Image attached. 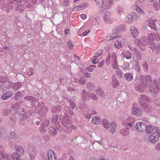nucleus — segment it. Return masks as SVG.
I'll return each mask as SVG.
<instances>
[{
  "label": "nucleus",
  "mask_w": 160,
  "mask_h": 160,
  "mask_svg": "<svg viewBox=\"0 0 160 160\" xmlns=\"http://www.w3.org/2000/svg\"><path fill=\"white\" fill-rule=\"evenodd\" d=\"M141 82L140 85L135 86V89L137 91L142 92L146 89L148 83H151L152 81L151 78L149 76H147L144 77L141 76L140 79Z\"/></svg>",
  "instance_id": "obj_1"
},
{
  "label": "nucleus",
  "mask_w": 160,
  "mask_h": 160,
  "mask_svg": "<svg viewBox=\"0 0 160 160\" xmlns=\"http://www.w3.org/2000/svg\"><path fill=\"white\" fill-rule=\"evenodd\" d=\"M8 81V79L6 77H0V89L3 92L9 89L12 86V82Z\"/></svg>",
  "instance_id": "obj_2"
},
{
  "label": "nucleus",
  "mask_w": 160,
  "mask_h": 160,
  "mask_svg": "<svg viewBox=\"0 0 160 160\" xmlns=\"http://www.w3.org/2000/svg\"><path fill=\"white\" fill-rule=\"evenodd\" d=\"M16 152L12 154L13 160H21L20 157L22 156L24 153L23 148L20 146L16 145L14 147Z\"/></svg>",
  "instance_id": "obj_3"
},
{
  "label": "nucleus",
  "mask_w": 160,
  "mask_h": 160,
  "mask_svg": "<svg viewBox=\"0 0 160 160\" xmlns=\"http://www.w3.org/2000/svg\"><path fill=\"white\" fill-rule=\"evenodd\" d=\"M138 103L141 105V107L143 108H151L150 106L148 105L146 102H149L150 100L146 96L142 95L141 97L138 100Z\"/></svg>",
  "instance_id": "obj_4"
},
{
  "label": "nucleus",
  "mask_w": 160,
  "mask_h": 160,
  "mask_svg": "<svg viewBox=\"0 0 160 160\" xmlns=\"http://www.w3.org/2000/svg\"><path fill=\"white\" fill-rule=\"evenodd\" d=\"M160 133L158 132H154L149 136V140L150 142L152 143H154L158 141L160 138Z\"/></svg>",
  "instance_id": "obj_5"
},
{
  "label": "nucleus",
  "mask_w": 160,
  "mask_h": 160,
  "mask_svg": "<svg viewBox=\"0 0 160 160\" xmlns=\"http://www.w3.org/2000/svg\"><path fill=\"white\" fill-rule=\"evenodd\" d=\"M138 18L136 14L132 13L127 16L125 18V21L128 23H131L136 20Z\"/></svg>",
  "instance_id": "obj_6"
},
{
  "label": "nucleus",
  "mask_w": 160,
  "mask_h": 160,
  "mask_svg": "<svg viewBox=\"0 0 160 160\" xmlns=\"http://www.w3.org/2000/svg\"><path fill=\"white\" fill-rule=\"evenodd\" d=\"M137 130L139 132H142L145 129L146 124L143 122H140L136 123L135 126Z\"/></svg>",
  "instance_id": "obj_7"
},
{
  "label": "nucleus",
  "mask_w": 160,
  "mask_h": 160,
  "mask_svg": "<svg viewBox=\"0 0 160 160\" xmlns=\"http://www.w3.org/2000/svg\"><path fill=\"white\" fill-rule=\"evenodd\" d=\"M125 29V27L122 25L118 26L112 29V32L113 34L115 35L117 33L119 32H123Z\"/></svg>",
  "instance_id": "obj_8"
},
{
  "label": "nucleus",
  "mask_w": 160,
  "mask_h": 160,
  "mask_svg": "<svg viewBox=\"0 0 160 160\" xmlns=\"http://www.w3.org/2000/svg\"><path fill=\"white\" fill-rule=\"evenodd\" d=\"M133 118L132 117H129L127 120H125L123 122V125L126 128L129 129L132 127V126H133V124H132L131 122Z\"/></svg>",
  "instance_id": "obj_9"
},
{
  "label": "nucleus",
  "mask_w": 160,
  "mask_h": 160,
  "mask_svg": "<svg viewBox=\"0 0 160 160\" xmlns=\"http://www.w3.org/2000/svg\"><path fill=\"white\" fill-rule=\"evenodd\" d=\"M103 19L104 21L107 22H110L113 20L111 13L109 12H106L104 13Z\"/></svg>",
  "instance_id": "obj_10"
},
{
  "label": "nucleus",
  "mask_w": 160,
  "mask_h": 160,
  "mask_svg": "<svg viewBox=\"0 0 160 160\" xmlns=\"http://www.w3.org/2000/svg\"><path fill=\"white\" fill-rule=\"evenodd\" d=\"M48 160H57V158L54 152L49 150L48 152Z\"/></svg>",
  "instance_id": "obj_11"
},
{
  "label": "nucleus",
  "mask_w": 160,
  "mask_h": 160,
  "mask_svg": "<svg viewBox=\"0 0 160 160\" xmlns=\"http://www.w3.org/2000/svg\"><path fill=\"white\" fill-rule=\"evenodd\" d=\"M132 113L137 116H139L142 114V112L140 109L133 107L132 109Z\"/></svg>",
  "instance_id": "obj_12"
},
{
  "label": "nucleus",
  "mask_w": 160,
  "mask_h": 160,
  "mask_svg": "<svg viewBox=\"0 0 160 160\" xmlns=\"http://www.w3.org/2000/svg\"><path fill=\"white\" fill-rule=\"evenodd\" d=\"M28 151L30 153V156L31 158H33L35 157L36 153L35 149L32 147L29 146Z\"/></svg>",
  "instance_id": "obj_13"
},
{
  "label": "nucleus",
  "mask_w": 160,
  "mask_h": 160,
  "mask_svg": "<svg viewBox=\"0 0 160 160\" xmlns=\"http://www.w3.org/2000/svg\"><path fill=\"white\" fill-rule=\"evenodd\" d=\"M149 90L151 94L153 96H156L158 94V92L156 89L152 86H149Z\"/></svg>",
  "instance_id": "obj_14"
},
{
  "label": "nucleus",
  "mask_w": 160,
  "mask_h": 160,
  "mask_svg": "<svg viewBox=\"0 0 160 160\" xmlns=\"http://www.w3.org/2000/svg\"><path fill=\"white\" fill-rule=\"evenodd\" d=\"M146 128L145 129V132L148 134L151 133L154 130V128L151 125H146Z\"/></svg>",
  "instance_id": "obj_15"
},
{
  "label": "nucleus",
  "mask_w": 160,
  "mask_h": 160,
  "mask_svg": "<svg viewBox=\"0 0 160 160\" xmlns=\"http://www.w3.org/2000/svg\"><path fill=\"white\" fill-rule=\"evenodd\" d=\"M12 95V93L11 91H8L4 93L2 96V98L3 100H7Z\"/></svg>",
  "instance_id": "obj_16"
},
{
  "label": "nucleus",
  "mask_w": 160,
  "mask_h": 160,
  "mask_svg": "<svg viewBox=\"0 0 160 160\" xmlns=\"http://www.w3.org/2000/svg\"><path fill=\"white\" fill-rule=\"evenodd\" d=\"M132 8L133 10H135L137 12L140 14H145L143 11L137 5H133L132 6Z\"/></svg>",
  "instance_id": "obj_17"
},
{
  "label": "nucleus",
  "mask_w": 160,
  "mask_h": 160,
  "mask_svg": "<svg viewBox=\"0 0 160 160\" xmlns=\"http://www.w3.org/2000/svg\"><path fill=\"white\" fill-rule=\"evenodd\" d=\"M88 6V4L87 3H86L84 4L76 7L74 8V9L75 11L84 9L87 8Z\"/></svg>",
  "instance_id": "obj_18"
},
{
  "label": "nucleus",
  "mask_w": 160,
  "mask_h": 160,
  "mask_svg": "<svg viewBox=\"0 0 160 160\" xmlns=\"http://www.w3.org/2000/svg\"><path fill=\"white\" fill-rule=\"evenodd\" d=\"M130 31L132 33V35L134 37H136L138 33V31L137 29L133 26H132L130 27Z\"/></svg>",
  "instance_id": "obj_19"
},
{
  "label": "nucleus",
  "mask_w": 160,
  "mask_h": 160,
  "mask_svg": "<svg viewBox=\"0 0 160 160\" xmlns=\"http://www.w3.org/2000/svg\"><path fill=\"white\" fill-rule=\"evenodd\" d=\"M116 127V124L115 122H111L110 124V130L111 133H114L115 132Z\"/></svg>",
  "instance_id": "obj_20"
},
{
  "label": "nucleus",
  "mask_w": 160,
  "mask_h": 160,
  "mask_svg": "<svg viewBox=\"0 0 160 160\" xmlns=\"http://www.w3.org/2000/svg\"><path fill=\"white\" fill-rule=\"evenodd\" d=\"M0 158L1 160H9L7 154L2 151H0Z\"/></svg>",
  "instance_id": "obj_21"
},
{
  "label": "nucleus",
  "mask_w": 160,
  "mask_h": 160,
  "mask_svg": "<svg viewBox=\"0 0 160 160\" xmlns=\"http://www.w3.org/2000/svg\"><path fill=\"white\" fill-rule=\"evenodd\" d=\"M122 55L127 59H129L131 58V53L129 51H124L122 52Z\"/></svg>",
  "instance_id": "obj_22"
},
{
  "label": "nucleus",
  "mask_w": 160,
  "mask_h": 160,
  "mask_svg": "<svg viewBox=\"0 0 160 160\" xmlns=\"http://www.w3.org/2000/svg\"><path fill=\"white\" fill-rule=\"evenodd\" d=\"M101 121V119L98 117H95L92 118V122L93 123L96 125H98L99 124Z\"/></svg>",
  "instance_id": "obj_23"
},
{
  "label": "nucleus",
  "mask_w": 160,
  "mask_h": 160,
  "mask_svg": "<svg viewBox=\"0 0 160 160\" xmlns=\"http://www.w3.org/2000/svg\"><path fill=\"white\" fill-rule=\"evenodd\" d=\"M125 79L128 81H132L133 79L132 75L128 73H126L124 75Z\"/></svg>",
  "instance_id": "obj_24"
},
{
  "label": "nucleus",
  "mask_w": 160,
  "mask_h": 160,
  "mask_svg": "<svg viewBox=\"0 0 160 160\" xmlns=\"http://www.w3.org/2000/svg\"><path fill=\"white\" fill-rule=\"evenodd\" d=\"M104 128L108 129L109 128V123L106 119H103L102 122Z\"/></svg>",
  "instance_id": "obj_25"
},
{
  "label": "nucleus",
  "mask_w": 160,
  "mask_h": 160,
  "mask_svg": "<svg viewBox=\"0 0 160 160\" xmlns=\"http://www.w3.org/2000/svg\"><path fill=\"white\" fill-rule=\"evenodd\" d=\"M97 5L99 8L104 6L103 0H95Z\"/></svg>",
  "instance_id": "obj_26"
},
{
  "label": "nucleus",
  "mask_w": 160,
  "mask_h": 160,
  "mask_svg": "<svg viewBox=\"0 0 160 160\" xmlns=\"http://www.w3.org/2000/svg\"><path fill=\"white\" fill-rule=\"evenodd\" d=\"M22 86V84L21 82H18L15 83L13 87V89L15 91L17 90L20 88Z\"/></svg>",
  "instance_id": "obj_27"
},
{
  "label": "nucleus",
  "mask_w": 160,
  "mask_h": 160,
  "mask_svg": "<svg viewBox=\"0 0 160 160\" xmlns=\"http://www.w3.org/2000/svg\"><path fill=\"white\" fill-rule=\"evenodd\" d=\"M113 59L114 62L112 64V67L113 69H116L118 68V63L117 61L116 57L115 56L114 57Z\"/></svg>",
  "instance_id": "obj_28"
},
{
  "label": "nucleus",
  "mask_w": 160,
  "mask_h": 160,
  "mask_svg": "<svg viewBox=\"0 0 160 160\" xmlns=\"http://www.w3.org/2000/svg\"><path fill=\"white\" fill-rule=\"evenodd\" d=\"M120 133L122 135L126 136L128 134V131L125 129H123L120 130Z\"/></svg>",
  "instance_id": "obj_29"
},
{
  "label": "nucleus",
  "mask_w": 160,
  "mask_h": 160,
  "mask_svg": "<svg viewBox=\"0 0 160 160\" xmlns=\"http://www.w3.org/2000/svg\"><path fill=\"white\" fill-rule=\"evenodd\" d=\"M118 37V35H117V34L114 35L113 33L112 36L111 35V36H107L106 37V40H111L115 38H117Z\"/></svg>",
  "instance_id": "obj_30"
},
{
  "label": "nucleus",
  "mask_w": 160,
  "mask_h": 160,
  "mask_svg": "<svg viewBox=\"0 0 160 160\" xmlns=\"http://www.w3.org/2000/svg\"><path fill=\"white\" fill-rule=\"evenodd\" d=\"M119 83L115 79H114L112 82V85L114 88L116 87L118 85Z\"/></svg>",
  "instance_id": "obj_31"
},
{
  "label": "nucleus",
  "mask_w": 160,
  "mask_h": 160,
  "mask_svg": "<svg viewBox=\"0 0 160 160\" xmlns=\"http://www.w3.org/2000/svg\"><path fill=\"white\" fill-rule=\"evenodd\" d=\"M103 52L102 49H100L97 51V52L94 53L93 57H98L101 55Z\"/></svg>",
  "instance_id": "obj_32"
},
{
  "label": "nucleus",
  "mask_w": 160,
  "mask_h": 160,
  "mask_svg": "<svg viewBox=\"0 0 160 160\" xmlns=\"http://www.w3.org/2000/svg\"><path fill=\"white\" fill-rule=\"evenodd\" d=\"M96 67V66L94 65H90L89 67L87 68L86 69L88 71L90 72H92L94 69Z\"/></svg>",
  "instance_id": "obj_33"
},
{
  "label": "nucleus",
  "mask_w": 160,
  "mask_h": 160,
  "mask_svg": "<svg viewBox=\"0 0 160 160\" xmlns=\"http://www.w3.org/2000/svg\"><path fill=\"white\" fill-rule=\"evenodd\" d=\"M114 47L117 48L119 49L121 48L122 45V44L119 42H116L114 44Z\"/></svg>",
  "instance_id": "obj_34"
},
{
  "label": "nucleus",
  "mask_w": 160,
  "mask_h": 160,
  "mask_svg": "<svg viewBox=\"0 0 160 160\" xmlns=\"http://www.w3.org/2000/svg\"><path fill=\"white\" fill-rule=\"evenodd\" d=\"M154 8L156 10L160 9V3L158 4L157 3H154Z\"/></svg>",
  "instance_id": "obj_35"
},
{
  "label": "nucleus",
  "mask_w": 160,
  "mask_h": 160,
  "mask_svg": "<svg viewBox=\"0 0 160 160\" xmlns=\"http://www.w3.org/2000/svg\"><path fill=\"white\" fill-rule=\"evenodd\" d=\"M154 34L152 33H150L148 36L149 39L151 41H153L154 40Z\"/></svg>",
  "instance_id": "obj_36"
},
{
  "label": "nucleus",
  "mask_w": 160,
  "mask_h": 160,
  "mask_svg": "<svg viewBox=\"0 0 160 160\" xmlns=\"http://www.w3.org/2000/svg\"><path fill=\"white\" fill-rule=\"evenodd\" d=\"M142 66L144 70L146 71H147L148 70V64L146 62H145L142 64Z\"/></svg>",
  "instance_id": "obj_37"
},
{
  "label": "nucleus",
  "mask_w": 160,
  "mask_h": 160,
  "mask_svg": "<svg viewBox=\"0 0 160 160\" xmlns=\"http://www.w3.org/2000/svg\"><path fill=\"white\" fill-rule=\"evenodd\" d=\"M129 67V64L128 63H126L123 64V68L125 70L128 69Z\"/></svg>",
  "instance_id": "obj_38"
},
{
  "label": "nucleus",
  "mask_w": 160,
  "mask_h": 160,
  "mask_svg": "<svg viewBox=\"0 0 160 160\" xmlns=\"http://www.w3.org/2000/svg\"><path fill=\"white\" fill-rule=\"evenodd\" d=\"M68 45L70 49H72L73 47V44L71 41H69L68 42Z\"/></svg>",
  "instance_id": "obj_39"
},
{
  "label": "nucleus",
  "mask_w": 160,
  "mask_h": 160,
  "mask_svg": "<svg viewBox=\"0 0 160 160\" xmlns=\"http://www.w3.org/2000/svg\"><path fill=\"white\" fill-rule=\"evenodd\" d=\"M103 90L101 89H97L96 91V93L97 94L102 95L103 93Z\"/></svg>",
  "instance_id": "obj_40"
},
{
  "label": "nucleus",
  "mask_w": 160,
  "mask_h": 160,
  "mask_svg": "<svg viewBox=\"0 0 160 160\" xmlns=\"http://www.w3.org/2000/svg\"><path fill=\"white\" fill-rule=\"evenodd\" d=\"M89 97H91V98L93 100H96L97 99V97L96 95L93 93H91L90 95H89Z\"/></svg>",
  "instance_id": "obj_41"
},
{
  "label": "nucleus",
  "mask_w": 160,
  "mask_h": 160,
  "mask_svg": "<svg viewBox=\"0 0 160 160\" xmlns=\"http://www.w3.org/2000/svg\"><path fill=\"white\" fill-rule=\"evenodd\" d=\"M79 82L81 84H83L85 83L86 80L85 79H81L79 80Z\"/></svg>",
  "instance_id": "obj_42"
},
{
  "label": "nucleus",
  "mask_w": 160,
  "mask_h": 160,
  "mask_svg": "<svg viewBox=\"0 0 160 160\" xmlns=\"http://www.w3.org/2000/svg\"><path fill=\"white\" fill-rule=\"evenodd\" d=\"M25 100H32L33 98L31 96H28L24 98Z\"/></svg>",
  "instance_id": "obj_43"
},
{
  "label": "nucleus",
  "mask_w": 160,
  "mask_h": 160,
  "mask_svg": "<svg viewBox=\"0 0 160 160\" xmlns=\"http://www.w3.org/2000/svg\"><path fill=\"white\" fill-rule=\"evenodd\" d=\"M104 63V62L103 61H102L99 62L98 63V67L99 68H101L103 66Z\"/></svg>",
  "instance_id": "obj_44"
},
{
  "label": "nucleus",
  "mask_w": 160,
  "mask_h": 160,
  "mask_svg": "<svg viewBox=\"0 0 160 160\" xmlns=\"http://www.w3.org/2000/svg\"><path fill=\"white\" fill-rule=\"evenodd\" d=\"M98 62V59L97 58L94 57V58L92 60V63L94 64H96Z\"/></svg>",
  "instance_id": "obj_45"
},
{
  "label": "nucleus",
  "mask_w": 160,
  "mask_h": 160,
  "mask_svg": "<svg viewBox=\"0 0 160 160\" xmlns=\"http://www.w3.org/2000/svg\"><path fill=\"white\" fill-rule=\"evenodd\" d=\"M116 71L117 72V74L118 75H121L122 74V71L120 69H119V68H117V69H116Z\"/></svg>",
  "instance_id": "obj_46"
},
{
  "label": "nucleus",
  "mask_w": 160,
  "mask_h": 160,
  "mask_svg": "<svg viewBox=\"0 0 160 160\" xmlns=\"http://www.w3.org/2000/svg\"><path fill=\"white\" fill-rule=\"evenodd\" d=\"M149 26L151 27V28H153L155 27V24L154 23H149Z\"/></svg>",
  "instance_id": "obj_47"
},
{
  "label": "nucleus",
  "mask_w": 160,
  "mask_h": 160,
  "mask_svg": "<svg viewBox=\"0 0 160 160\" xmlns=\"http://www.w3.org/2000/svg\"><path fill=\"white\" fill-rule=\"evenodd\" d=\"M85 77L87 78H90L91 77V75L90 74L86 72L85 73Z\"/></svg>",
  "instance_id": "obj_48"
},
{
  "label": "nucleus",
  "mask_w": 160,
  "mask_h": 160,
  "mask_svg": "<svg viewBox=\"0 0 160 160\" xmlns=\"http://www.w3.org/2000/svg\"><path fill=\"white\" fill-rule=\"evenodd\" d=\"M155 148L158 150H160V144L158 143L156 145L155 147Z\"/></svg>",
  "instance_id": "obj_49"
},
{
  "label": "nucleus",
  "mask_w": 160,
  "mask_h": 160,
  "mask_svg": "<svg viewBox=\"0 0 160 160\" xmlns=\"http://www.w3.org/2000/svg\"><path fill=\"white\" fill-rule=\"evenodd\" d=\"M70 104L71 107H71V108L72 109H73L75 108V105L73 102H71L70 103Z\"/></svg>",
  "instance_id": "obj_50"
},
{
  "label": "nucleus",
  "mask_w": 160,
  "mask_h": 160,
  "mask_svg": "<svg viewBox=\"0 0 160 160\" xmlns=\"http://www.w3.org/2000/svg\"><path fill=\"white\" fill-rule=\"evenodd\" d=\"M87 87L88 88V89H90L91 88L90 87V86L92 85V83L89 82V83H88L87 84Z\"/></svg>",
  "instance_id": "obj_51"
},
{
  "label": "nucleus",
  "mask_w": 160,
  "mask_h": 160,
  "mask_svg": "<svg viewBox=\"0 0 160 160\" xmlns=\"http://www.w3.org/2000/svg\"><path fill=\"white\" fill-rule=\"evenodd\" d=\"M85 116L87 118H89L91 117V115L90 114L87 113L86 114H85Z\"/></svg>",
  "instance_id": "obj_52"
},
{
  "label": "nucleus",
  "mask_w": 160,
  "mask_h": 160,
  "mask_svg": "<svg viewBox=\"0 0 160 160\" xmlns=\"http://www.w3.org/2000/svg\"><path fill=\"white\" fill-rule=\"evenodd\" d=\"M81 17L82 18H85L87 17V15L85 14H83L81 15Z\"/></svg>",
  "instance_id": "obj_53"
},
{
  "label": "nucleus",
  "mask_w": 160,
  "mask_h": 160,
  "mask_svg": "<svg viewBox=\"0 0 160 160\" xmlns=\"http://www.w3.org/2000/svg\"><path fill=\"white\" fill-rule=\"evenodd\" d=\"M69 30L68 29H65L64 30V33L66 35H67L69 34Z\"/></svg>",
  "instance_id": "obj_54"
},
{
  "label": "nucleus",
  "mask_w": 160,
  "mask_h": 160,
  "mask_svg": "<svg viewBox=\"0 0 160 160\" xmlns=\"http://www.w3.org/2000/svg\"><path fill=\"white\" fill-rule=\"evenodd\" d=\"M11 9L10 7L9 6H7L5 8V10L7 12H9V11L10 9Z\"/></svg>",
  "instance_id": "obj_55"
},
{
  "label": "nucleus",
  "mask_w": 160,
  "mask_h": 160,
  "mask_svg": "<svg viewBox=\"0 0 160 160\" xmlns=\"http://www.w3.org/2000/svg\"><path fill=\"white\" fill-rule=\"evenodd\" d=\"M98 160H105V158L102 156L99 157Z\"/></svg>",
  "instance_id": "obj_56"
},
{
  "label": "nucleus",
  "mask_w": 160,
  "mask_h": 160,
  "mask_svg": "<svg viewBox=\"0 0 160 160\" xmlns=\"http://www.w3.org/2000/svg\"><path fill=\"white\" fill-rule=\"evenodd\" d=\"M89 32H90L89 30H88V32H87V31L84 32L83 33V35L84 36L86 35Z\"/></svg>",
  "instance_id": "obj_57"
},
{
  "label": "nucleus",
  "mask_w": 160,
  "mask_h": 160,
  "mask_svg": "<svg viewBox=\"0 0 160 160\" xmlns=\"http://www.w3.org/2000/svg\"><path fill=\"white\" fill-rule=\"evenodd\" d=\"M53 130H54L53 134L51 133V135H55L56 134L57 132H56V131L55 130H54L53 129Z\"/></svg>",
  "instance_id": "obj_58"
},
{
  "label": "nucleus",
  "mask_w": 160,
  "mask_h": 160,
  "mask_svg": "<svg viewBox=\"0 0 160 160\" xmlns=\"http://www.w3.org/2000/svg\"><path fill=\"white\" fill-rule=\"evenodd\" d=\"M99 18L98 17H96L95 18V20L96 21H98V20H99Z\"/></svg>",
  "instance_id": "obj_59"
},
{
  "label": "nucleus",
  "mask_w": 160,
  "mask_h": 160,
  "mask_svg": "<svg viewBox=\"0 0 160 160\" xmlns=\"http://www.w3.org/2000/svg\"><path fill=\"white\" fill-rule=\"evenodd\" d=\"M15 1L17 2H21L22 0H15Z\"/></svg>",
  "instance_id": "obj_60"
},
{
  "label": "nucleus",
  "mask_w": 160,
  "mask_h": 160,
  "mask_svg": "<svg viewBox=\"0 0 160 160\" xmlns=\"http://www.w3.org/2000/svg\"><path fill=\"white\" fill-rule=\"evenodd\" d=\"M69 160H74V159L72 157H70Z\"/></svg>",
  "instance_id": "obj_61"
},
{
  "label": "nucleus",
  "mask_w": 160,
  "mask_h": 160,
  "mask_svg": "<svg viewBox=\"0 0 160 160\" xmlns=\"http://www.w3.org/2000/svg\"><path fill=\"white\" fill-rule=\"evenodd\" d=\"M113 0H110V2H109V3H110V4H112V3H113Z\"/></svg>",
  "instance_id": "obj_62"
},
{
  "label": "nucleus",
  "mask_w": 160,
  "mask_h": 160,
  "mask_svg": "<svg viewBox=\"0 0 160 160\" xmlns=\"http://www.w3.org/2000/svg\"><path fill=\"white\" fill-rule=\"evenodd\" d=\"M139 1L141 2H144V0H139Z\"/></svg>",
  "instance_id": "obj_63"
},
{
  "label": "nucleus",
  "mask_w": 160,
  "mask_h": 160,
  "mask_svg": "<svg viewBox=\"0 0 160 160\" xmlns=\"http://www.w3.org/2000/svg\"><path fill=\"white\" fill-rule=\"evenodd\" d=\"M4 48L6 49H7L8 48V47H4Z\"/></svg>",
  "instance_id": "obj_64"
}]
</instances>
